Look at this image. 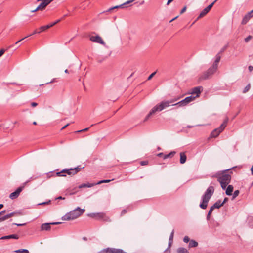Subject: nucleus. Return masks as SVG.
Wrapping results in <instances>:
<instances>
[{
	"label": "nucleus",
	"mask_w": 253,
	"mask_h": 253,
	"mask_svg": "<svg viewBox=\"0 0 253 253\" xmlns=\"http://www.w3.org/2000/svg\"><path fill=\"white\" fill-rule=\"evenodd\" d=\"M231 169H228L225 170L219 171L216 173L214 177L217 178L218 181L220 183L221 186L223 189H225L228 184L230 182L232 173L230 171Z\"/></svg>",
	"instance_id": "f257e3e1"
},
{
	"label": "nucleus",
	"mask_w": 253,
	"mask_h": 253,
	"mask_svg": "<svg viewBox=\"0 0 253 253\" xmlns=\"http://www.w3.org/2000/svg\"><path fill=\"white\" fill-rule=\"evenodd\" d=\"M179 98H174L170 100L162 101L159 104H158L154 106L150 111L149 113L146 116L145 121H146L148 118L153 114H155L156 112H159L165 108L170 106V104L173 103L176 101Z\"/></svg>",
	"instance_id": "f03ea898"
},
{
	"label": "nucleus",
	"mask_w": 253,
	"mask_h": 253,
	"mask_svg": "<svg viewBox=\"0 0 253 253\" xmlns=\"http://www.w3.org/2000/svg\"><path fill=\"white\" fill-rule=\"evenodd\" d=\"M214 188L213 186H210L206 190L204 195L202 196V201L200 204V207L202 209H206L207 207L208 203L213 194Z\"/></svg>",
	"instance_id": "7ed1b4c3"
},
{
	"label": "nucleus",
	"mask_w": 253,
	"mask_h": 253,
	"mask_svg": "<svg viewBox=\"0 0 253 253\" xmlns=\"http://www.w3.org/2000/svg\"><path fill=\"white\" fill-rule=\"evenodd\" d=\"M84 211V209H81L80 207H78L76 209L66 214L62 217V219L64 220H74L83 214Z\"/></svg>",
	"instance_id": "20e7f679"
},
{
	"label": "nucleus",
	"mask_w": 253,
	"mask_h": 253,
	"mask_svg": "<svg viewBox=\"0 0 253 253\" xmlns=\"http://www.w3.org/2000/svg\"><path fill=\"white\" fill-rule=\"evenodd\" d=\"M84 167H81V166H78L75 168H71L70 169H65L60 172H56V175L57 176L61 177V176H66V174L69 175H74L77 174L78 172L81 171L82 169H84Z\"/></svg>",
	"instance_id": "39448f33"
},
{
	"label": "nucleus",
	"mask_w": 253,
	"mask_h": 253,
	"mask_svg": "<svg viewBox=\"0 0 253 253\" xmlns=\"http://www.w3.org/2000/svg\"><path fill=\"white\" fill-rule=\"evenodd\" d=\"M228 122V119H226L224 121L223 123L220 125V126L215 129H214L211 133L210 137L211 138H215L217 137L220 133L225 129L227 126V123Z\"/></svg>",
	"instance_id": "423d86ee"
},
{
	"label": "nucleus",
	"mask_w": 253,
	"mask_h": 253,
	"mask_svg": "<svg viewBox=\"0 0 253 253\" xmlns=\"http://www.w3.org/2000/svg\"><path fill=\"white\" fill-rule=\"evenodd\" d=\"M53 0H38V1H42L41 4L35 9L32 11V12H35L38 10H43L45 7Z\"/></svg>",
	"instance_id": "0eeeda50"
},
{
	"label": "nucleus",
	"mask_w": 253,
	"mask_h": 253,
	"mask_svg": "<svg viewBox=\"0 0 253 253\" xmlns=\"http://www.w3.org/2000/svg\"><path fill=\"white\" fill-rule=\"evenodd\" d=\"M196 97H194L193 96H190L186 97L184 99L176 103L172 104V105H178L179 106H185L187 105L190 102L193 101L195 100Z\"/></svg>",
	"instance_id": "6e6552de"
},
{
	"label": "nucleus",
	"mask_w": 253,
	"mask_h": 253,
	"mask_svg": "<svg viewBox=\"0 0 253 253\" xmlns=\"http://www.w3.org/2000/svg\"><path fill=\"white\" fill-rule=\"evenodd\" d=\"M218 0H215L212 3L210 4L207 7L205 8L199 14L198 18H202L205 15H206L210 10V9L212 7L214 4Z\"/></svg>",
	"instance_id": "1a4fd4ad"
},
{
	"label": "nucleus",
	"mask_w": 253,
	"mask_h": 253,
	"mask_svg": "<svg viewBox=\"0 0 253 253\" xmlns=\"http://www.w3.org/2000/svg\"><path fill=\"white\" fill-rule=\"evenodd\" d=\"M89 39L92 42L99 43L102 45L105 44V42H104V41L102 40L101 37L98 35L91 36L89 37Z\"/></svg>",
	"instance_id": "9d476101"
},
{
	"label": "nucleus",
	"mask_w": 253,
	"mask_h": 253,
	"mask_svg": "<svg viewBox=\"0 0 253 253\" xmlns=\"http://www.w3.org/2000/svg\"><path fill=\"white\" fill-rule=\"evenodd\" d=\"M24 187V186L19 187L14 192L11 193L10 194L9 198L12 200L17 198L19 196L20 193L23 190Z\"/></svg>",
	"instance_id": "9b49d317"
},
{
	"label": "nucleus",
	"mask_w": 253,
	"mask_h": 253,
	"mask_svg": "<svg viewBox=\"0 0 253 253\" xmlns=\"http://www.w3.org/2000/svg\"><path fill=\"white\" fill-rule=\"evenodd\" d=\"M253 17V10H251V11L248 12L243 18L241 24L242 25L246 24Z\"/></svg>",
	"instance_id": "f8f14e48"
},
{
	"label": "nucleus",
	"mask_w": 253,
	"mask_h": 253,
	"mask_svg": "<svg viewBox=\"0 0 253 253\" xmlns=\"http://www.w3.org/2000/svg\"><path fill=\"white\" fill-rule=\"evenodd\" d=\"M96 215H97L96 219H102L103 221L105 222L111 221L110 218L104 212L96 213Z\"/></svg>",
	"instance_id": "ddd939ff"
},
{
	"label": "nucleus",
	"mask_w": 253,
	"mask_h": 253,
	"mask_svg": "<svg viewBox=\"0 0 253 253\" xmlns=\"http://www.w3.org/2000/svg\"><path fill=\"white\" fill-rule=\"evenodd\" d=\"M60 223L59 222L45 223L42 224L41 227L42 231H48L51 229V225H55Z\"/></svg>",
	"instance_id": "4468645a"
},
{
	"label": "nucleus",
	"mask_w": 253,
	"mask_h": 253,
	"mask_svg": "<svg viewBox=\"0 0 253 253\" xmlns=\"http://www.w3.org/2000/svg\"><path fill=\"white\" fill-rule=\"evenodd\" d=\"M108 253H126L123 250L112 248H108Z\"/></svg>",
	"instance_id": "2eb2a0df"
},
{
	"label": "nucleus",
	"mask_w": 253,
	"mask_h": 253,
	"mask_svg": "<svg viewBox=\"0 0 253 253\" xmlns=\"http://www.w3.org/2000/svg\"><path fill=\"white\" fill-rule=\"evenodd\" d=\"M202 87H196L192 89L191 94H196V97L199 96V95L201 93V89Z\"/></svg>",
	"instance_id": "dca6fc26"
},
{
	"label": "nucleus",
	"mask_w": 253,
	"mask_h": 253,
	"mask_svg": "<svg viewBox=\"0 0 253 253\" xmlns=\"http://www.w3.org/2000/svg\"><path fill=\"white\" fill-rule=\"evenodd\" d=\"M212 74H210V73H208V70L204 72L200 77L199 79L200 80H206L211 77Z\"/></svg>",
	"instance_id": "f3484780"
},
{
	"label": "nucleus",
	"mask_w": 253,
	"mask_h": 253,
	"mask_svg": "<svg viewBox=\"0 0 253 253\" xmlns=\"http://www.w3.org/2000/svg\"><path fill=\"white\" fill-rule=\"evenodd\" d=\"M212 74H210V73H208V70L204 72L200 77L199 79L200 80H206L211 77Z\"/></svg>",
	"instance_id": "a211bd4d"
},
{
	"label": "nucleus",
	"mask_w": 253,
	"mask_h": 253,
	"mask_svg": "<svg viewBox=\"0 0 253 253\" xmlns=\"http://www.w3.org/2000/svg\"><path fill=\"white\" fill-rule=\"evenodd\" d=\"M15 214H16V212H11L9 214H8L7 215H5L4 216H3L1 217H0V222L5 221L11 217H13Z\"/></svg>",
	"instance_id": "6ab92c4d"
},
{
	"label": "nucleus",
	"mask_w": 253,
	"mask_h": 253,
	"mask_svg": "<svg viewBox=\"0 0 253 253\" xmlns=\"http://www.w3.org/2000/svg\"><path fill=\"white\" fill-rule=\"evenodd\" d=\"M19 236L17 234H11L7 236H4L1 238V239H18Z\"/></svg>",
	"instance_id": "aec40b11"
},
{
	"label": "nucleus",
	"mask_w": 253,
	"mask_h": 253,
	"mask_svg": "<svg viewBox=\"0 0 253 253\" xmlns=\"http://www.w3.org/2000/svg\"><path fill=\"white\" fill-rule=\"evenodd\" d=\"M180 163L182 164L185 163L186 159H187V156L184 152H181L180 153Z\"/></svg>",
	"instance_id": "412c9836"
},
{
	"label": "nucleus",
	"mask_w": 253,
	"mask_h": 253,
	"mask_svg": "<svg viewBox=\"0 0 253 253\" xmlns=\"http://www.w3.org/2000/svg\"><path fill=\"white\" fill-rule=\"evenodd\" d=\"M96 185V183H83L79 186V188L81 189L83 188L91 187Z\"/></svg>",
	"instance_id": "4be33fe9"
},
{
	"label": "nucleus",
	"mask_w": 253,
	"mask_h": 253,
	"mask_svg": "<svg viewBox=\"0 0 253 253\" xmlns=\"http://www.w3.org/2000/svg\"><path fill=\"white\" fill-rule=\"evenodd\" d=\"M218 67L217 66H214V65H212L211 67H210L208 70V73H210V74H213L217 70Z\"/></svg>",
	"instance_id": "5701e85b"
},
{
	"label": "nucleus",
	"mask_w": 253,
	"mask_h": 253,
	"mask_svg": "<svg viewBox=\"0 0 253 253\" xmlns=\"http://www.w3.org/2000/svg\"><path fill=\"white\" fill-rule=\"evenodd\" d=\"M234 187L232 185H229L227 186L226 190V194L230 196L232 195V192L233 191Z\"/></svg>",
	"instance_id": "b1692460"
},
{
	"label": "nucleus",
	"mask_w": 253,
	"mask_h": 253,
	"mask_svg": "<svg viewBox=\"0 0 253 253\" xmlns=\"http://www.w3.org/2000/svg\"><path fill=\"white\" fill-rule=\"evenodd\" d=\"M176 154V152L174 151H171L170 153H169L168 154H165L164 155L163 159H166L168 158H172L175 154Z\"/></svg>",
	"instance_id": "393cba45"
},
{
	"label": "nucleus",
	"mask_w": 253,
	"mask_h": 253,
	"mask_svg": "<svg viewBox=\"0 0 253 253\" xmlns=\"http://www.w3.org/2000/svg\"><path fill=\"white\" fill-rule=\"evenodd\" d=\"M219 54H220L218 53V54H217L216 55L215 60L213 64V65H214V66H217V67H218V63L220 62V59H221V56H220Z\"/></svg>",
	"instance_id": "a878e982"
},
{
	"label": "nucleus",
	"mask_w": 253,
	"mask_h": 253,
	"mask_svg": "<svg viewBox=\"0 0 253 253\" xmlns=\"http://www.w3.org/2000/svg\"><path fill=\"white\" fill-rule=\"evenodd\" d=\"M223 206V203H221L220 200H218L216 201L212 206L214 208V209H218Z\"/></svg>",
	"instance_id": "bb28decb"
},
{
	"label": "nucleus",
	"mask_w": 253,
	"mask_h": 253,
	"mask_svg": "<svg viewBox=\"0 0 253 253\" xmlns=\"http://www.w3.org/2000/svg\"><path fill=\"white\" fill-rule=\"evenodd\" d=\"M198 246V243L195 240H191L189 242V248L196 247Z\"/></svg>",
	"instance_id": "cd10ccee"
},
{
	"label": "nucleus",
	"mask_w": 253,
	"mask_h": 253,
	"mask_svg": "<svg viewBox=\"0 0 253 253\" xmlns=\"http://www.w3.org/2000/svg\"><path fill=\"white\" fill-rule=\"evenodd\" d=\"M174 230H173L172 231V232H171V234H170L169 238V246L171 245V244L173 242V236H174Z\"/></svg>",
	"instance_id": "c85d7f7f"
},
{
	"label": "nucleus",
	"mask_w": 253,
	"mask_h": 253,
	"mask_svg": "<svg viewBox=\"0 0 253 253\" xmlns=\"http://www.w3.org/2000/svg\"><path fill=\"white\" fill-rule=\"evenodd\" d=\"M13 46H14V45L12 44V45H9L6 49H1L0 50V57L3 55V54L4 53V52L6 51H7L8 49H9L10 48H12L13 47Z\"/></svg>",
	"instance_id": "c756f323"
},
{
	"label": "nucleus",
	"mask_w": 253,
	"mask_h": 253,
	"mask_svg": "<svg viewBox=\"0 0 253 253\" xmlns=\"http://www.w3.org/2000/svg\"><path fill=\"white\" fill-rule=\"evenodd\" d=\"M178 253H189L188 250L184 248H179L177 250Z\"/></svg>",
	"instance_id": "7c9ffc66"
},
{
	"label": "nucleus",
	"mask_w": 253,
	"mask_h": 253,
	"mask_svg": "<svg viewBox=\"0 0 253 253\" xmlns=\"http://www.w3.org/2000/svg\"><path fill=\"white\" fill-rule=\"evenodd\" d=\"M14 252L17 253H29L28 250L22 249L15 250Z\"/></svg>",
	"instance_id": "2f4dec72"
},
{
	"label": "nucleus",
	"mask_w": 253,
	"mask_h": 253,
	"mask_svg": "<svg viewBox=\"0 0 253 253\" xmlns=\"http://www.w3.org/2000/svg\"><path fill=\"white\" fill-rule=\"evenodd\" d=\"M48 29V27L47 25H45V26H42L40 27V28L39 29V30H40V31H41V33L42 32H44V31H46Z\"/></svg>",
	"instance_id": "473e14b6"
},
{
	"label": "nucleus",
	"mask_w": 253,
	"mask_h": 253,
	"mask_svg": "<svg viewBox=\"0 0 253 253\" xmlns=\"http://www.w3.org/2000/svg\"><path fill=\"white\" fill-rule=\"evenodd\" d=\"M239 193L240 192L238 190H235L233 193L232 200H234L236 197H237Z\"/></svg>",
	"instance_id": "72a5a7b5"
},
{
	"label": "nucleus",
	"mask_w": 253,
	"mask_h": 253,
	"mask_svg": "<svg viewBox=\"0 0 253 253\" xmlns=\"http://www.w3.org/2000/svg\"><path fill=\"white\" fill-rule=\"evenodd\" d=\"M113 180V179H112V180ZM111 181H112V180H103L99 181L96 183V185H98V184H102L103 183H108V182H110Z\"/></svg>",
	"instance_id": "f704fd0d"
},
{
	"label": "nucleus",
	"mask_w": 253,
	"mask_h": 253,
	"mask_svg": "<svg viewBox=\"0 0 253 253\" xmlns=\"http://www.w3.org/2000/svg\"><path fill=\"white\" fill-rule=\"evenodd\" d=\"M250 89V84H248L244 89L243 93H245L248 92Z\"/></svg>",
	"instance_id": "c9c22d12"
},
{
	"label": "nucleus",
	"mask_w": 253,
	"mask_h": 253,
	"mask_svg": "<svg viewBox=\"0 0 253 253\" xmlns=\"http://www.w3.org/2000/svg\"><path fill=\"white\" fill-rule=\"evenodd\" d=\"M41 33V31H40V30H38V29H36V30L33 32V33H32V34H30V35H29L27 36L26 37H27V38H28V37H30V36H32V35H34V34H39V33Z\"/></svg>",
	"instance_id": "e433bc0d"
},
{
	"label": "nucleus",
	"mask_w": 253,
	"mask_h": 253,
	"mask_svg": "<svg viewBox=\"0 0 253 253\" xmlns=\"http://www.w3.org/2000/svg\"><path fill=\"white\" fill-rule=\"evenodd\" d=\"M252 38V36L251 35L248 36L245 39V42H248Z\"/></svg>",
	"instance_id": "4c0bfd02"
},
{
	"label": "nucleus",
	"mask_w": 253,
	"mask_h": 253,
	"mask_svg": "<svg viewBox=\"0 0 253 253\" xmlns=\"http://www.w3.org/2000/svg\"><path fill=\"white\" fill-rule=\"evenodd\" d=\"M140 164L141 166L147 165L148 164V161H142L140 162Z\"/></svg>",
	"instance_id": "58836bf2"
},
{
	"label": "nucleus",
	"mask_w": 253,
	"mask_h": 253,
	"mask_svg": "<svg viewBox=\"0 0 253 253\" xmlns=\"http://www.w3.org/2000/svg\"><path fill=\"white\" fill-rule=\"evenodd\" d=\"M183 241L185 243H188V242H190V241L189 238L187 236H186L184 237Z\"/></svg>",
	"instance_id": "ea45409f"
},
{
	"label": "nucleus",
	"mask_w": 253,
	"mask_h": 253,
	"mask_svg": "<svg viewBox=\"0 0 253 253\" xmlns=\"http://www.w3.org/2000/svg\"><path fill=\"white\" fill-rule=\"evenodd\" d=\"M97 253H108V248L101 250Z\"/></svg>",
	"instance_id": "a19ab883"
},
{
	"label": "nucleus",
	"mask_w": 253,
	"mask_h": 253,
	"mask_svg": "<svg viewBox=\"0 0 253 253\" xmlns=\"http://www.w3.org/2000/svg\"><path fill=\"white\" fill-rule=\"evenodd\" d=\"M127 212L126 209H124L122 211L121 213V216L124 215Z\"/></svg>",
	"instance_id": "79ce46f5"
},
{
	"label": "nucleus",
	"mask_w": 253,
	"mask_h": 253,
	"mask_svg": "<svg viewBox=\"0 0 253 253\" xmlns=\"http://www.w3.org/2000/svg\"><path fill=\"white\" fill-rule=\"evenodd\" d=\"M88 129H89V127H87V128L83 129L82 130L77 131H76V133H80V132H81L86 131L88 130Z\"/></svg>",
	"instance_id": "37998d69"
},
{
	"label": "nucleus",
	"mask_w": 253,
	"mask_h": 253,
	"mask_svg": "<svg viewBox=\"0 0 253 253\" xmlns=\"http://www.w3.org/2000/svg\"><path fill=\"white\" fill-rule=\"evenodd\" d=\"M96 215V213H91L90 214H89V216L92 217V218H95L96 219L97 218V215Z\"/></svg>",
	"instance_id": "c03bdc74"
},
{
	"label": "nucleus",
	"mask_w": 253,
	"mask_h": 253,
	"mask_svg": "<svg viewBox=\"0 0 253 253\" xmlns=\"http://www.w3.org/2000/svg\"><path fill=\"white\" fill-rule=\"evenodd\" d=\"M214 209V208L212 206L211 207V208H210V209L209 210V211L208 212V213L211 214L212 212V211H213Z\"/></svg>",
	"instance_id": "a18cd8bd"
},
{
	"label": "nucleus",
	"mask_w": 253,
	"mask_h": 253,
	"mask_svg": "<svg viewBox=\"0 0 253 253\" xmlns=\"http://www.w3.org/2000/svg\"><path fill=\"white\" fill-rule=\"evenodd\" d=\"M156 72L152 73L148 78V80H149L155 75Z\"/></svg>",
	"instance_id": "49530a36"
},
{
	"label": "nucleus",
	"mask_w": 253,
	"mask_h": 253,
	"mask_svg": "<svg viewBox=\"0 0 253 253\" xmlns=\"http://www.w3.org/2000/svg\"><path fill=\"white\" fill-rule=\"evenodd\" d=\"M227 47V45H226L224 47H223L221 49V50H220V52L219 53L220 54V53H222L223 52H224L226 49Z\"/></svg>",
	"instance_id": "de8ad7c7"
},
{
	"label": "nucleus",
	"mask_w": 253,
	"mask_h": 253,
	"mask_svg": "<svg viewBox=\"0 0 253 253\" xmlns=\"http://www.w3.org/2000/svg\"><path fill=\"white\" fill-rule=\"evenodd\" d=\"M186 9H187L186 6H184V7L182 9H181V11H180V14H181L183 13L186 11Z\"/></svg>",
	"instance_id": "09e8293b"
},
{
	"label": "nucleus",
	"mask_w": 253,
	"mask_h": 253,
	"mask_svg": "<svg viewBox=\"0 0 253 253\" xmlns=\"http://www.w3.org/2000/svg\"><path fill=\"white\" fill-rule=\"evenodd\" d=\"M55 25V24L54 22H53V23H50V24H48V25H47V26H48V29H49V28H51V27H53V26H54Z\"/></svg>",
	"instance_id": "8fccbe9b"
},
{
	"label": "nucleus",
	"mask_w": 253,
	"mask_h": 253,
	"mask_svg": "<svg viewBox=\"0 0 253 253\" xmlns=\"http://www.w3.org/2000/svg\"><path fill=\"white\" fill-rule=\"evenodd\" d=\"M27 37H25L24 38L19 40V41H18L17 42H16L15 43V44H17L18 43H19V42H20L21 41H23L24 39L27 38Z\"/></svg>",
	"instance_id": "3c124183"
},
{
	"label": "nucleus",
	"mask_w": 253,
	"mask_h": 253,
	"mask_svg": "<svg viewBox=\"0 0 253 253\" xmlns=\"http://www.w3.org/2000/svg\"><path fill=\"white\" fill-rule=\"evenodd\" d=\"M228 201V198L227 197H225L224 199V200L222 202H221L222 203H223V205L225 203H226L227 201Z\"/></svg>",
	"instance_id": "603ef678"
},
{
	"label": "nucleus",
	"mask_w": 253,
	"mask_h": 253,
	"mask_svg": "<svg viewBox=\"0 0 253 253\" xmlns=\"http://www.w3.org/2000/svg\"><path fill=\"white\" fill-rule=\"evenodd\" d=\"M165 155V154H163V153H159L157 155V156H158L159 157H162L163 158L164 155Z\"/></svg>",
	"instance_id": "864d4df0"
},
{
	"label": "nucleus",
	"mask_w": 253,
	"mask_h": 253,
	"mask_svg": "<svg viewBox=\"0 0 253 253\" xmlns=\"http://www.w3.org/2000/svg\"><path fill=\"white\" fill-rule=\"evenodd\" d=\"M248 69L250 72H252L253 70V66L250 65L248 67Z\"/></svg>",
	"instance_id": "5fc2aeb1"
},
{
	"label": "nucleus",
	"mask_w": 253,
	"mask_h": 253,
	"mask_svg": "<svg viewBox=\"0 0 253 253\" xmlns=\"http://www.w3.org/2000/svg\"><path fill=\"white\" fill-rule=\"evenodd\" d=\"M38 104L36 102H32L31 103V106L33 107L37 106Z\"/></svg>",
	"instance_id": "6e6d98bb"
},
{
	"label": "nucleus",
	"mask_w": 253,
	"mask_h": 253,
	"mask_svg": "<svg viewBox=\"0 0 253 253\" xmlns=\"http://www.w3.org/2000/svg\"><path fill=\"white\" fill-rule=\"evenodd\" d=\"M211 214H209V213H208V214H207V219L208 220H210V217H211Z\"/></svg>",
	"instance_id": "4d7b16f0"
},
{
	"label": "nucleus",
	"mask_w": 253,
	"mask_h": 253,
	"mask_svg": "<svg viewBox=\"0 0 253 253\" xmlns=\"http://www.w3.org/2000/svg\"><path fill=\"white\" fill-rule=\"evenodd\" d=\"M173 0H168L167 5L169 4Z\"/></svg>",
	"instance_id": "13d9d810"
},
{
	"label": "nucleus",
	"mask_w": 253,
	"mask_h": 253,
	"mask_svg": "<svg viewBox=\"0 0 253 253\" xmlns=\"http://www.w3.org/2000/svg\"><path fill=\"white\" fill-rule=\"evenodd\" d=\"M69 125V124H67V125H66L65 126H64L62 128H61V130H63L64 129H65L67 126H68Z\"/></svg>",
	"instance_id": "bf43d9fd"
},
{
	"label": "nucleus",
	"mask_w": 253,
	"mask_h": 253,
	"mask_svg": "<svg viewBox=\"0 0 253 253\" xmlns=\"http://www.w3.org/2000/svg\"><path fill=\"white\" fill-rule=\"evenodd\" d=\"M61 19H58L56 21H55L54 22L55 24L56 25V24H57L58 23H59L60 21H61Z\"/></svg>",
	"instance_id": "052dcab7"
},
{
	"label": "nucleus",
	"mask_w": 253,
	"mask_h": 253,
	"mask_svg": "<svg viewBox=\"0 0 253 253\" xmlns=\"http://www.w3.org/2000/svg\"><path fill=\"white\" fill-rule=\"evenodd\" d=\"M15 224L18 226H21L24 225L25 224L24 223V224Z\"/></svg>",
	"instance_id": "680f3d73"
},
{
	"label": "nucleus",
	"mask_w": 253,
	"mask_h": 253,
	"mask_svg": "<svg viewBox=\"0 0 253 253\" xmlns=\"http://www.w3.org/2000/svg\"><path fill=\"white\" fill-rule=\"evenodd\" d=\"M251 173L253 175V165L251 167Z\"/></svg>",
	"instance_id": "e2e57ef3"
},
{
	"label": "nucleus",
	"mask_w": 253,
	"mask_h": 253,
	"mask_svg": "<svg viewBox=\"0 0 253 253\" xmlns=\"http://www.w3.org/2000/svg\"><path fill=\"white\" fill-rule=\"evenodd\" d=\"M57 199H63V200H64V199H65V198L64 197H62L61 196H60V197H58Z\"/></svg>",
	"instance_id": "0e129e2a"
},
{
	"label": "nucleus",
	"mask_w": 253,
	"mask_h": 253,
	"mask_svg": "<svg viewBox=\"0 0 253 253\" xmlns=\"http://www.w3.org/2000/svg\"><path fill=\"white\" fill-rule=\"evenodd\" d=\"M5 212H6V211L5 210H3V211H1L0 212L1 213V214H3L4 213H5Z\"/></svg>",
	"instance_id": "69168bd1"
},
{
	"label": "nucleus",
	"mask_w": 253,
	"mask_h": 253,
	"mask_svg": "<svg viewBox=\"0 0 253 253\" xmlns=\"http://www.w3.org/2000/svg\"><path fill=\"white\" fill-rule=\"evenodd\" d=\"M178 17V16H176L175 17V18H173L172 19H171L170 22H172L173 21V20H174L175 19H176Z\"/></svg>",
	"instance_id": "338daca9"
},
{
	"label": "nucleus",
	"mask_w": 253,
	"mask_h": 253,
	"mask_svg": "<svg viewBox=\"0 0 253 253\" xmlns=\"http://www.w3.org/2000/svg\"><path fill=\"white\" fill-rule=\"evenodd\" d=\"M3 207V204H0V209H1Z\"/></svg>",
	"instance_id": "774afa93"
}]
</instances>
